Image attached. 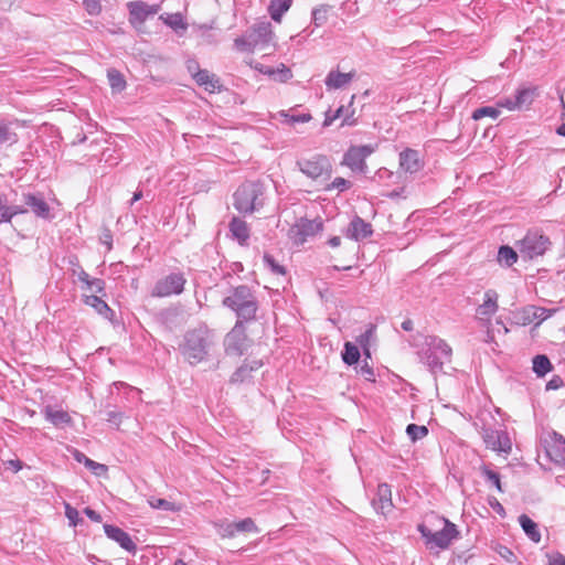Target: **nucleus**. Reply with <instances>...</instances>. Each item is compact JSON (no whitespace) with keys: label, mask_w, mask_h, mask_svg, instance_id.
<instances>
[{"label":"nucleus","mask_w":565,"mask_h":565,"mask_svg":"<svg viewBox=\"0 0 565 565\" xmlns=\"http://www.w3.org/2000/svg\"><path fill=\"white\" fill-rule=\"evenodd\" d=\"M222 306L235 315L236 321L252 323L259 318L260 302L257 291L248 285L230 287Z\"/></svg>","instance_id":"nucleus-1"},{"label":"nucleus","mask_w":565,"mask_h":565,"mask_svg":"<svg viewBox=\"0 0 565 565\" xmlns=\"http://www.w3.org/2000/svg\"><path fill=\"white\" fill-rule=\"evenodd\" d=\"M427 548L447 550L460 535L457 525L444 516L430 514L417 525Z\"/></svg>","instance_id":"nucleus-2"},{"label":"nucleus","mask_w":565,"mask_h":565,"mask_svg":"<svg viewBox=\"0 0 565 565\" xmlns=\"http://www.w3.org/2000/svg\"><path fill=\"white\" fill-rule=\"evenodd\" d=\"M214 337L213 330L205 323H200L184 333L183 341L179 345L180 353L191 365H196L207 359L210 349L214 344Z\"/></svg>","instance_id":"nucleus-3"},{"label":"nucleus","mask_w":565,"mask_h":565,"mask_svg":"<svg viewBox=\"0 0 565 565\" xmlns=\"http://www.w3.org/2000/svg\"><path fill=\"white\" fill-rule=\"evenodd\" d=\"M452 349L436 335L425 338V348L419 351L420 361L433 374L444 373V365L451 362Z\"/></svg>","instance_id":"nucleus-4"},{"label":"nucleus","mask_w":565,"mask_h":565,"mask_svg":"<svg viewBox=\"0 0 565 565\" xmlns=\"http://www.w3.org/2000/svg\"><path fill=\"white\" fill-rule=\"evenodd\" d=\"M264 185L259 181H246L234 193V206L243 214H250L263 206Z\"/></svg>","instance_id":"nucleus-5"},{"label":"nucleus","mask_w":565,"mask_h":565,"mask_svg":"<svg viewBox=\"0 0 565 565\" xmlns=\"http://www.w3.org/2000/svg\"><path fill=\"white\" fill-rule=\"evenodd\" d=\"M473 426L480 434L486 447L497 451L509 455L512 450V443L509 434L505 430L494 429L486 423V419L479 416Z\"/></svg>","instance_id":"nucleus-6"},{"label":"nucleus","mask_w":565,"mask_h":565,"mask_svg":"<svg viewBox=\"0 0 565 565\" xmlns=\"http://www.w3.org/2000/svg\"><path fill=\"white\" fill-rule=\"evenodd\" d=\"M297 168L311 180H328L332 174V163L328 156L313 153L307 157H300L296 161Z\"/></svg>","instance_id":"nucleus-7"},{"label":"nucleus","mask_w":565,"mask_h":565,"mask_svg":"<svg viewBox=\"0 0 565 565\" xmlns=\"http://www.w3.org/2000/svg\"><path fill=\"white\" fill-rule=\"evenodd\" d=\"M519 252L524 259H534L543 256L552 247L548 236L539 230L529 231L525 236L518 242Z\"/></svg>","instance_id":"nucleus-8"},{"label":"nucleus","mask_w":565,"mask_h":565,"mask_svg":"<svg viewBox=\"0 0 565 565\" xmlns=\"http://www.w3.org/2000/svg\"><path fill=\"white\" fill-rule=\"evenodd\" d=\"M246 324L235 321L234 327L226 334L224 345L227 354L242 356L247 351L250 340L247 337Z\"/></svg>","instance_id":"nucleus-9"},{"label":"nucleus","mask_w":565,"mask_h":565,"mask_svg":"<svg viewBox=\"0 0 565 565\" xmlns=\"http://www.w3.org/2000/svg\"><path fill=\"white\" fill-rule=\"evenodd\" d=\"M21 204H15V206L23 210V212H21L20 214H26L29 212H32L39 218H53V215L51 214V207L49 203L45 201L42 193L23 192L21 195Z\"/></svg>","instance_id":"nucleus-10"},{"label":"nucleus","mask_w":565,"mask_h":565,"mask_svg":"<svg viewBox=\"0 0 565 565\" xmlns=\"http://www.w3.org/2000/svg\"><path fill=\"white\" fill-rule=\"evenodd\" d=\"M185 282L186 279L182 273H171L154 284L151 296L163 298L180 295L184 290Z\"/></svg>","instance_id":"nucleus-11"},{"label":"nucleus","mask_w":565,"mask_h":565,"mask_svg":"<svg viewBox=\"0 0 565 565\" xmlns=\"http://www.w3.org/2000/svg\"><path fill=\"white\" fill-rule=\"evenodd\" d=\"M374 148L370 145L351 146L343 154L341 164L353 172L365 173L367 166L365 159L371 156Z\"/></svg>","instance_id":"nucleus-12"},{"label":"nucleus","mask_w":565,"mask_h":565,"mask_svg":"<svg viewBox=\"0 0 565 565\" xmlns=\"http://www.w3.org/2000/svg\"><path fill=\"white\" fill-rule=\"evenodd\" d=\"M322 228L323 223L320 218H300L290 227L288 236L296 245H302L308 237L315 236Z\"/></svg>","instance_id":"nucleus-13"},{"label":"nucleus","mask_w":565,"mask_h":565,"mask_svg":"<svg viewBox=\"0 0 565 565\" xmlns=\"http://www.w3.org/2000/svg\"><path fill=\"white\" fill-rule=\"evenodd\" d=\"M545 450L552 461L557 465H565V438L553 431L545 440Z\"/></svg>","instance_id":"nucleus-14"},{"label":"nucleus","mask_w":565,"mask_h":565,"mask_svg":"<svg viewBox=\"0 0 565 565\" xmlns=\"http://www.w3.org/2000/svg\"><path fill=\"white\" fill-rule=\"evenodd\" d=\"M399 167L406 173H417L424 168V159L418 150L406 148L399 153Z\"/></svg>","instance_id":"nucleus-15"},{"label":"nucleus","mask_w":565,"mask_h":565,"mask_svg":"<svg viewBox=\"0 0 565 565\" xmlns=\"http://www.w3.org/2000/svg\"><path fill=\"white\" fill-rule=\"evenodd\" d=\"M104 531L106 536L118 543L121 548L131 553L132 555L136 554V543L131 540L130 535L122 529L111 524H104Z\"/></svg>","instance_id":"nucleus-16"},{"label":"nucleus","mask_w":565,"mask_h":565,"mask_svg":"<svg viewBox=\"0 0 565 565\" xmlns=\"http://www.w3.org/2000/svg\"><path fill=\"white\" fill-rule=\"evenodd\" d=\"M128 9L131 24H142L150 15L158 12V6H149L143 1H131L128 3Z\"/></svg>","instance_id":"nucleus-17"},{"label":"nucleus","mask_w":565,"mask_h":565,"mask_svg":"<svg viewBox=\"0 0 565 565\" xmlns=\"http://www.w3.org/2000/svg\"><path fill=\"white\" fill-rule=\"evenodd\" d=\"M373 234V228L371 223L364 221L359 215H355L348 227L347 236L353 241L360 242L363 241Z\"/></svg>","instance_id":"nucleus-18"},{"label":"nucleus","mask_w":565,"mask_h":565,"mask_svg":"<svg viewBox=\"0 0 565 565\" xmlns=\"http://www.w3.org/2000/svg\"><path fill=\"white\" fill-rule=\"evenodd\" d=\"M498 294L493 289L484 292L483 302L477 308V317L481 321L489 322L491 317L498 311Z\"/></svg>","instance_id":"nucleus-19"},{"label":"nucleus","mask_w":565,"mask_h":565,"mask_svg":"<svg viewBox=\"0 0 565 565\" xmlns=\"http://www.w3.org/2000/svg\"><path fill=\"white\" fill-rule=\"evenodd\" d=\"M372 504L383 515L392 510V490L387 483H380L377 486L376 497L373 499Z\"/></svg>","instance_id":"nucleus-20"},{"label":"nucleus","mask_w":565,"mask_h":565,"mask_svg":"<svg viewBox=\"0 0 565 565\" xmlns=\"http://www.w3.org/2000/svg\"><path fill=\"white\" fill-rule=\"evenodd\" d=\"M250 38L255 41V46L257 47H265L268 45V43L271 41L273 38V31H271V24L269 22H259L256 23L250 30H249Z\"/></svg>","instance_id":"nucleus-21"},{"label":"nucleus","mask_w":565,"mask_h":565,"mask_svg":"<svg viewBox=\"0 0 565 565\" xmlns=\"http://www.w3.org/2000/svg\"><path fill=\"white\" fill-rule=\"evenodd\" d=\"M263 366L260 360H253L250 362H244L231 376L230 382L232 384H242L252 380V373L259 370Z\"/></svg>","instance_id":"nucleus-22"},{"label":"nucleus","mask_w":565,"mask_h":565,"mask_svg":"<svg viewBox=\"0 0 565 565\" xmlns=\"http://www.w3.org/2000/svg\"><path fill=\"white\" fill-rule=\"evenodd\" d=\"M23 212L22 209L15 206L7 193L0 192V225L11 223L12 218Z\"/></svg>","instance_id":"nucleus-23"},{"label":"nucleus","mask_w":565,"mask_h":565,"mask_svg":"<svg viewBox=\"0 0 565 565\" xmlns=\"http://www.w3.org/2000/svg\"><path fill=\"white\" fill-rule=\"evenodd\" d=\"M355 76V72L341 73L339 71H330L324 79L327 88L339 89L348 85Z\"/></svg>","instance_id":"nucleus-24"},{"label":"nucleus","mask_w":565,"mask_h":565,"mask_svg":"<svg viewBox=\"0 0 565 565\" xmlns=\"http://www.w3.org/2000/svg\"><path fill=\"white\" fill-rule=\"evenodd\" d=\"M193 78L199 86H203L206 90L213 93L221 88L220 78L210 73L207 70H198L193 74Z\"/></svg>","instance_id":"nucleus-25"},{"label":"nucleus","mask_w":565,"mask_h":565,"mask_svg":"<svg viewBox=\"0 0 565 565\" xmlns=\"http://www.w3.org/2000/svg\"><path fill=\"white\" fill-rule=\"evenodd\" d=\"M42 413L45 419L56 427L72 424V417L63 409H54L51 405H46Z\"/></svg>","instance_id":"nucleus-26"},{"label":"nucleus","mask_w":565,"mask_h":565,"mask_svg":"<svg viewBox=\"0 0 565 565\" xmlns=\"http://www.w3.org/2000/svg\"><path fill=\"white\" fill-rule=\"evenodd\" d=\"M84 302L107 320H111L115 315L114 310L97 295L84 296Z\"/></svg>","instance_id":"nucleus-27"},{"label":"nucleus","mask_w":565,"mask_h":565,"mask_svg":"<svg viewBox=\"0 0 565 565\" xmlns=\"http://www.w3.org/2000/svg\"><path fill=\"white\" fill-rule=\"evenodd\" d=\"M230 231L241 245H246L249 238V228L247 223L238 217H233L230 222Z\"/></svg>","instance_id":"nucleus-28"},{"label":"nucleus","mask_w":565,"mask_h":565,"mask_svg":"<svg viewBox=\"0 0 565 565\" xmlns=\"http://www.w3.org/2000/svg\"><path fill=\"white\" fill-rule=\"evenodd\" d=\"M354 115V110H351L349 113L348 109L344 108V106H340L334 113H332L330 109L328 111H326V117H324V121H323V127H329L332 125V122L338 119V118H341L343 117V121H342V126L344 125H348V126H352L354 125V120H351V117Z\"/></svg>","instance_id":"nucleus-29"},{"label":"nucleus","mask_w":565,"mask_h":565,"mask_svg":"<svg viewBox=\"0 0 565 565\" xmlns=\"http://www.w3.org/2000/svg\"><path fill=\"white\" fill-rule=\"evenodd\" d=\"M519 523L531 541L534 543H539L541 541V533L537 529V524L531 518L526 514H521L519 516Z\"/></svg>","instance_id":"nucleus-30"},{"label":"nucleus","mask_w":565,"mask_h":565,"mask_svg":"<svg viewBox=\"0 0 565 565\" xmlns=\"http://www.w3.org/2000/svg\"><path fill=\"white\" fill-rule=\"evenodd\" d=\"M291 2L292 0H270L268 7L270 18L276 22H280L282 14L289 10Z\"/></svg>","instance_id":"nucleus-31"},{"label":"nucleus","mask_w":565,"mask_h":565,"mask_svg":"<svg viewBox=\"0 0 565 565\" xmlns=\"http://www.w3.org/2000/svg\"><path fill=\"white\" fill-rule=\"evenodd\" d=\"M108 84L113 92L121 93L126 88V79L121 72L116 68L107 70Z\"/></svg>","instance_id":"nucleus-32"},{"label":"nucleus","mask_w":565,"mask_h":565,"mask_svg":"<svg viewBox=\"0 0 565 565\" xmlns=\"http://www.w3.org/2000/svg\"><path fill=\"white\" fill-rule=\"evenodd\" d=\"M519 254L510 246L503 245L498 250V262L505 267H511L518 262Z\"/></svg>","instance_id":"nucleus-33"},{"label":"nucleus","mask_w":565,"mask_h":565,"mask_svg":"<svg viewBox=\"0 0 565 565\" xmlns=\"http://www.w3.org/2000/svg\"><path fill=\"white\" fill-rule=\"evenodd\" d=\"M532 369L539 377H542L552 370V363L546 355L539 354L533 358Z\"/></svg>","instance_id":"nucleus-34"},{"label":"nucleus","mask_w":565,"mask_h":565,"mask_svg":"<svg viewBox=\"0 0 565 565\" xmlns=\"http://www.w3.org/2000/svg\"><path fill=\"white\" fill-rule=\"evenodd\" d=\"M75 459L78 462H83L96 476H102L103 473H105L107 471V466L89 459L83 452H79L77 450L75 452Z\"/></svg>","instance_id":"nucleus-35"},{"label":"nucleus","mask_w":565,"mask_h":565,"mask_svg":"<svg viewBox=\"0 0 565 565\" xmlns=\"http://www.w3.org/2000/svg\"><path fill=\"white\" fill-rule=\"evenodd\" d=\"M360 350L356 345L351 342L344 343V349L342 352V360L348 365L356 364L360 360Z\"/></svg>","instance_id":"nucleus-36"},{"label":"nucleus","mask_w":565,"mask_h":565,"mask_svg":"<svg viewBox=\"0 0 565 565\" xmlns=\"http://www.w3.org/2000/svg\"><path fill=\"white\" fill-rule=\"evenodd\" d=\"M213 526L216 530V533L222 539H231L236 535L235 529H234V523L228 522L227 520H220V521L213 522Z\"/></svg>","instance_id":"nucleus-37"},{"label":"nucleus","mask_w":565,"mask_h":565,"mask_svg":"<svg viewBox=\"0 0 565 565\" xmlns=\"http://www.w3.org/2000/svg\"><path fill=\"white\" fill-rule=\"evenodd\" d=\"M331 9L330 6L322 4L318 8H315L311 13V21L315 26L320 28L328 21V13Z\"/></svg>","instance_id":"nucleus-38"},{"label":"nucleus","mask_w":565,"mask_h":565,"mask_svg":"<svg viewBox=\"0 0 565 565\" xmlns=\"http://www.w3.org/2000/svg\"><path fill=\"white\" fill-rule=\"evenodd\" d=\"M513 98L518 109H522L532 104L533 90L530 88L519 89Z\"/></svg>","instance_id":"nucleus-39"},{"label":"nucleus","mask_w":565,"mask_h":565,"mask_svg":"<svg viewBox=\"0 0 565 565\" xmlns=\"http://www.w3.org/2000/svg\"><path fill=\"white\" fill-rule=\"evenodd\" d=\"M265 74L274 76L276 79L282 83L289 81L292 77L291 71L285 64H280V66L277 68L268 67L265 71Z\"/></svg>","instance_id":"nucleus-40"},{"label":"nucleus","mask_w":565,"mask_h":565,"mask_svg":"<svg viewBox=\"0 0 565 565\" xmlns=\"http://www.w3.org/2000/svg\"><path fill=\"white\" fill-rule=\"evenodd\" d=\"M500 115V109L493 106H483L473 110L471 118L475 120H479L483 117H490L492 119H497Z\"/></svg>","instance_id":"nucleus-41"},{"label":"nucleus","mask_w":565,"mask_h":565,"mask_svg":"<svg viewBox=\"0 0 565 565\" xmlns=\"http://www.w3.org/2000/svg\"><path fill=\"white\" fill-rule=\"evenodd\" d=\"M279 116L281 118H284V122L289 124V125H294L297 122H308L312 118L309 113L295 115V114H290L289 111H286V110L279 111Z\"/></svg>","instance_id":"nucleus-42"},{"label":"nucleus","mask_w":565,"mask_h":565,"mask_svg":"<svg viewBox=\"0 0 565 565\" xmlns=\"http://www.w3.org/2000/svg\"><path fill=\"white\" fill-rule=\"evenodd\" d=\"M406 434L411 440L416 441L428 435V428L423 425L409 424L406 427Z\"/></svg>","instance_id":"nucleus-43"},{"label":"nucleus","mask_w":565,"mask_h":565,"mask_svg":"<svg viewBox=\"0 0 565 565\" xmlns=\"http://www.w3.org/2000/svg\"><path fill=\"white\" fill-rule=\"evenodd\" d=\"M234 46L241 52H253L256 49L255 41L250 38L249 33L236 38Z\"/></svg>","instance_id":"nucleus-44"},{"label":"nucleus","mask_w":565,"mask_h":565,"mask_svg":"<svg viewBox=\"0 0 565 565\" xmlns=\"http://www.w3.org/2000/svg\"><path fill=\"white\" fill-rule=\"evenodd\" d=\"M18 141V135L11 130L10 126L0 120V143H15Z\"/></svg>","instance_id":"nucleus-45"},{"label":"nucleus","mask_w":565,"mask_h":565,"mask_svg":"<svg viewBox=\"0 0 565 565\" xmlns=\"http://www.w3.org/2000/svg\"><path fill=\"white\" fill-rule=\"evenodd\" d=\"M233 523H234L235 534L241 533V532L242 533L243 532L258 533V527L255 524L254 520L250 518H246L238 522H233Z\"/></svg>","instance_id":"nucleus-46"},{"label":"nucleus","mask_w":565,"mask_h":565,"mask_svg":"<svg viewBox=\"0 0 565 565\" xmlns=\"http://www.w3.org/2000/svg\"><path fill=\"white\" fill-rule=\"evenodd\" d=\"M374 335V328L371 326L364 332L356 337L358 344L363 349L364 354L370 358V341Z\"/></svg>","instance_id":"nucleus-47"},{"label":"nucleus","mask_w":565,"mask_h":565,"mask_svg":"<svg viewBox=\"0 0 565 565\" xmlns=\"http://www.w3.org/2000/svg\"><path fill=\"white\" fill-rule=\"evenodd\" d=\"M148 503L150 504L151 508L157 509V510H163V511H177L178 510V508L175 507V504L173 502L168 501L166 499H161V498L150 497L148 499Z\"/></svg>","instance_id":"nucleus-48"},{"label":"nucleus","mask_w":565,"mask_h":565,"mask_svg":"<svg viewBox=\"0 0 565 565\" xmlns=\"http://www.w3.org/2000/svg\"><path fill=\"white\" fill-rule=\"evenodd\" d=\"M164 23L173 30H185L188 26L180 13L169 14L167 19H164Z\"/></svg>","instance_id":"nucleus-49"},{"label":"nucleus","mask_w":565,"mask_h":565,"mask_svg":"<svg viewBox=\"0 0 565 565\" xmlns=\"http://www.w3.org/2000/svg\"><path fill=\"white\" fill-rule=\"evenodd\" d=\"M483 477L491 482L499 492H503L502 486H501V479L500 475L487 467L482 469Z\"/></svg>","instance_id":"nucleus-50"},{"label":"nucleus","mask_w":565,"mask_h":565,"mask_svg":"<svg viewBox=\"0 0 565 565\" xmlns=\"http://www.w3.org/2000/svg\"><path fill=\"white\" fill-rule=\"evenodd\" d=\"M351 186H352L351 181H349L344 178L338 177L326 186V190L330 191V190L337 189L340 192H344V191L349 190Z\"/></svg>","instance_id":"nucleus-51"},{"label":"nucleus","mask_w":565,"mask_h":565,"mask_svg":"<svg viewBox=\"0 0 565 565\" xmlns=\"http://www.w3.org/2000/svg\"><path fill=\"white\" fill-rule=\"evenodd\" d=\"M65 516L68 519L70 524L72 526H76L77 524L83 522V519L79 516L78 511L73 508L70 503L64 504Z\"/></svg>","instance_id":"nucleus-52"},{"label":"nucleus","mask_w":565,"mask_h":565,"mask_svg":"<svg viewBox=\"0 0 565 565\" xmlns=\"http://www.w3.org/2000/svg\"><path fill=\"white\" fill-rule=\"evenodd\" d=\"M264 263L274 274H276V275H285L286 274L284 266L279 265L271 255L265 254Z\"/></svg>","instance_id":"nucleus-53"},{"label":"nucleus","mask_w":565,"mask_h":565,"mask_svg":"<svg viewBox=\"0 0 565 565\" xmlns=\"http://www.w3.org/2000/svg\"><path fill=\"white\" fill-rule=\"evenodd\" d=\"M85 288L89 289L96 294H104L105 291V281L100 278H88V281L85 284Z\"/></svg>","instance_id":"nucleus-54"},{"label":"nucleus","mask_w":565,"mask_h":565,"mask_svg":"<svg viewBox=\"0 0 565 565\" xmlns=\"http://www.w3.org/2000/svg\"><path fill=\"white\" fill-rule=\"evenodd\" d=\"M394 177V173L386 169V168H380L375 175L372 178V181L388 184V181Z\"/></svg>","instance_id":"nucleus-55"},{"label":"nucleus","mask_w":565,"mask_h":565,"mask_svg":"<svg viewBox=\"0 0 565 565\" xmlns=\"http://www.w3.org/2000/svg\"><path fill=\"white\" fill-rule=\"evenodd\" d=\"M85 10L90 15H98L102 12L100 0H83Z\"/></svg>","instance_id":"nucleus-56"},{"label":"nucleus","mask_w":565,"mask_h":565,"mask_svg":"<svg viewBox=\"0 0 565 565\" xmlns=\"http://www.w3.org/2000/svg\"><path fill=\"white\" fill-rule=\"evenodd\" d=\"M360 373L366 381H370V382L375 381L374 370L372 366L369 365V363L366 361H364V363L361 365Z\"/></svg>","instance_id":"nucleus-57"},{"label":"nucleus","mask_w":565,"mask_h":565,"mask_svg":"<svg viewBox=\"0 0 565 565\" xmlns=\"http://www.w3.org/2000/svg\"><path fill=\"white\" fill-rule=\"evenodd\" d=\"M122 416H124V414L121 412L109 411L106 413V420L116 426H119L121 423Z\"/></svg>","instance_id":"nucleus-58"},{"label":"nucleus","mask_w":565,"mask_h":565,"mask_svg":"<svg viewBox=\"0 0 565 565\" xmlns=\"http://www.w3.org/2000/svg\"><path fill=\"white\" fill-rule=\"evenodd\" d=\"M564 385V381L559 375H554L547 383H546V391L552 390H558Z\"/></svg>","instance_id":"nucleus-59"},{"label":"nucleus","mask_w":565,"mask_h":565,"mask_svg":"<svg viewBox=\"0 0 565 565\" xmlns=\"http://www.w3.org/2000/svg\"><path fill=\"white\" fill-rule=\"evenodd\" d=\"M498 553L509 563H513L516 559L515 554L507 546H500Z\"/></svg>","instance_id":"nucleus-60"},{"label":"nucleus","mask_w":565,"mask_h":565,"mask_svg":"<svg viewBox=\"0 0 565 565\" xmlns=\"http://www.w3.org/2000/svg\"><path fill=\"white\" fill-rule=\"evenodd\" d=\"M72 275L76 276L77 279L83 284L88 281L89 278V275L81 267V265H77L76 268L72 269Z\"/></svg>","instance_id":"nucleus-61"},{"label":"nucleus","mask_w":565,"mask_h":565,"mask_svg":"<svg viewBox=\"0 0 565 565\" xmlns=\"http://www.w3.org/2000/svg\"><path fill=\"white\" fill-rule=\"evenodd\" d=\"M547 565H565V556L559 553L548 554Z\"/></svg>","instance_id":"nucleus-62"},{"label":"nucleus","mask_w":565,"mask_h":565,"mask_svg":"<svg viewBox=\"0 0 565 565\" xmlns=\"http://www.w3.org/2000/svg\"><path fill=\"white\" fill-rule=\"evenodd\" d=\"M6 469L18 472L23 468V462L19 459H11L4 462Z\"/></svg>","instance_id":"nucleus-63"},{"label":"nucleus","mask_w":565,"mask_h":565,"mask_svg":"<svg viewBox=\"0 0 565 565\" xmlns=\"http://www.w3.org/2000/svg\"><path fill=\"white\" fill-rule=\"evenodd\" d=\"M499 107H503V108H507L509 110L518 109V107L515 105L514 98H510V97L499 100L498 102V108Z\"/></svg>","instance_id":"nucleus-64"}]
</instances>
